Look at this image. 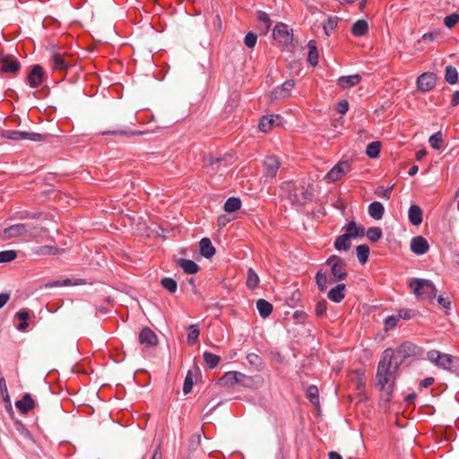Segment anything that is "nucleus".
Returning a JSON list of instances; mask_svg holds the SVG:
<instances>
[{"label": "nucleus", "instance_id": "aec40b11", "mask_svg": "<svg viewBox=\"0 0 459 459\" xmlns=\"http://www.w3.org/2000/svg\"><path fill=\"white\" fill-rule=\"evenodd\" d=\"M361 81L359 74L342 76L338 79L337 84L340 88L345 90L359 84Z\"/></svg>", "mask_w": 459, "mask_h": 459}, {"label": "nucleus", "instance_id": "423d86ee", "mask_svg": "<svg viewBox=\"0 0 459 459\" xmlns=\"http://www.w3.org/2000/svg\"><path fill=\"white\" fill-rule=\"evenodd\" d=\"M427 358L437 367L446 370H451L453 367L455 365V363L458 361V359L455 357L450 354L441 353L440 351L436 350H431L428 351Z\"/></svg>", "mask_w": 459, "mask_h": 459}, {"label": "nucleus", "instance_id": "473e14b6", "mask_svg": "<svg viewBox=\"0 0 459 459\" xmlns=\"http://www.w3.org/2000/svg\"><path fill=\"white\" fill-rule=\"evenodd\" d=\"M15 316L19 319L20 323L17 325V329L21 332H24L29 326L28 320L30 318V314L26 310L18 311Z\"/></svg>", "mask_w": 459, "mask_h": 459}, {"label": "nucleus", "instance_id": "4c0bfd02", "mask_svg": "<svg viewBox=\"0 0 459 459\" xmlns=\"http://www.w3.org/2000/svg\"><path fill=\"white\" fill-rule=\"evenodd\" d=\"M381 143L378 141L370 143L366 149V153L369 158H377L379 155Z\"/></svg>", "mask_w": 459, "mask_h": 459}, {"label": "nucleus", "instance_id": "603ef678", "mask_svg": "<svg viewBox=\"0 0 459 459\" xmlns=\"http://www.w3.org/2000/svg\"><path fill=\"white\" fill-rule=\"evenodd\" d=\"M392 189H393V186H391V187L379 186L376 190V195L381 198L387 200L390 198Z\"/></svg>", "mask_w": 459, "mask_h": 459}, {"label": "nucleus", "instance_id": "7c9ffc66", "mask_svg": "<svg viewBox=\"0 0 459 459\" xmlns=\"http://www.w3.org/2000/svg\"><path fill=\"white\" fill-rule=\"evenodd\" d=\"M334 247L335 249L339 251H347L351 247V238L347 235V233H344L342 236H339L335 242H334Z\"/></svg>", "mask_w": 459, "mask_h": 459}, {"label": "nucleus", "instance_id": "774afa93", "mask_svg": "<svg viewBox=\"0 0 459 459\" xmlns=\"http://www.w3.org/2000/svg\"><path fill=\"white\" fill-rule=\"evenodd\" d=\"M452 106H457L459 104V91H455L453 93L452 100H451Z\"/></svg>", "mask_w": 459, "mask_h": 459}, {"label": "nucleus", "instance_id": "7ed1b4c3", "mask_svg": "<svg viewBox=\"0 0 459 459\" xmlns=\"http://www.w3.org/2000/svg\"><path fill=\"white\" fill-rule=\"evenodd\" d=\"M281 190L286 197L293 204L302 205L312 198V189L308 186L295 184L293 182H284L281 185Z\"/></svg>", "mask_w": 459, "mask_h": 459}, {"label": "nucleus", "instance_id": "4d7b16f0", "mask_svg": "<svg viewBox=\"0 0 459 459\" xmlns=\"http://www.w3.org/2000/svg\"><path fill=\"white\" fill-rule=\"evenodd\" d=\"M327 310V303L325 300L318 301L316 306V314L318 316H323Z\"/></svg>", "mask_w": 459, "mask_h": 459}, {"label": "nucleus", "instance_id": "e2e57ef3", "mask_svg": "<svg viewBox=\"0 0 459 459\" xmlns=\"http://www.w3.org/2000/svg\"><path fill=\"white\" fill-rule=\"evenodd\" d=\"M349 109V103L347 100H341L337 106V111L341 115H344Z\"/></svg>", "mask_w": 459, "mask_h": 459}, {"label": "nucleus", "instance_id": "f3484780", "mask_svg": "<svg viewBox=\"0 0 459 459\" xmlns=\"http://www.w3.org/2000/svg\"><path fill=\"white\" fill-rule=\"evenodd\" d=\"M429 248L427 239L421 236L415 237L411 241V250L416 255H423Z\"/></svg>", "mask_w": 459, "mask_h": 459}, {"label": "nucleus", "instance_id": "f8f14e48", "mask_svg": "<svg viewBox=\"0 0 459 459\" xmlns=\"http://www.w3.org/2000/svg\"><path fill=\"white\" fill-rule=\"evenodd\" d=\"M20 70V63L13 56H4L0 59V71L16 74Z\"/></svg>", "mask_w": 459, "mask_h": 459}, {"label": "nucleus", "instance_id": "58836bf2", "mask_svg": "<svg viewBox=\"0 0 459 459\" xmlns=\"http://www.w3.org/2000/svg\"><path fill=\"white\" fill-rule=\"evenodd\" d=\"M357 256L361 264H365L369 255V247L367 245H359L356 248Z\"/></svg>", "mask_w": 459, "mask_h": 459}, {"label": "nucleus", "instance_id": "3c124183", "mask_svg": "<svg viewBox=\"0 0 459 459\" xmlns=\"http://www.w3.org/2000/svg\"><path fill=\"white\" fill-rule=\"evenodd\" d=\"M192 387H193L192 372L188 371L186 376L185 381H184V385H183L184 394H189L192 390Z\"/></svg>", "mask_w": 459, "mask_h": 459}, {"label": "nucleus", "instance_id": "c9c22d12", "mask_svg": "<svg viewBox=\"0 0 459 459\" xmlns=\"http://www.w3.org/2000/svg\"><path fill=\"white\" fill-rule=\"evenodd\" d=\"M204 359L210 368H215L221 361V357L209 351L204 352Z\"/></svg>", "mask_w": 459, "mask_h": 459}, {"label": "nucleus", "instance_id": "ea45409f", "mask_svg": "<svg viewBox=\"0 0 459 459\" xmlns=\"http://www.w3.org/2000/svg\"><path fill=\"white\" fill-rule=\"evenodd\" d=\"M273 124H274L273 116L263 117V118L259 122L258 127H259L260 131L266 133L272 129Z\"/></svg>", "mask_w": 459, "mask_h": 459}, {"label": "nucleus", "instance_id": "a878e982", "mask_svg": "<svg viewBox=\"0 0 459 459\" xmlns=\"http://www.w3.org/2000/svg\"><path fill=\"white\" fill-rule=\"evenodd\" d=\"M385 212V207L380 202H373L368 206V214L374 220H381Z\"/></svg>", "mask_w": 459, "mask_h": 459}, {"label": "nucleus", "instance_id": "0eeeda50", "mask_svg": "<svg viewBox=\"0 0 459 459\" xmlns=\"http://www.w3.org/2000/svg\"><path fill=\"white\" fill-rule=\"evenodd\" d=\"M49 64L54 72L64 73L72 66V58L69 55L54 53L50 59Z\"/></svg>", "mask_w": 459, "mask_h": 459}, {"label": "nucleus", "instance_id": "412c9836", "mask_svg": "<svg viewBox=\"0 0 459 459\" xmlns=\"http://www.w3.org/2000/svg\"><path fill=\"white\" fill-rule=\"evenodd\" d=\"M346 286L343 283L338 284L337 286L331 289L327 294L329 299L333 302L339 303L345 297Z\"/></svg>", "mask_w": 459, "mask_h": 459}, {"label": "nucleus", "instance_id": "5701e85b", "mask_svg": "<svg viewBox=\"0 0 459 459\" xmlns=\"http://www.w3.org/2000/svg\"><path fill=\"white\" fill-rule=\"evenodd\" d=\"M200 253L205 258H211L215 254V247L212 246L211 240L208 238L201 239L200 243Z\"/></svg>", "mask_w": 459, "mask_h": 459}, {"label": "nucleus", "instance_id": "6e6d98bb", "mask_svg": "<svg viewBox=\"0 0 459 459\" xmlns=\"http://www.w3.org/2000/svg\"><path fill=\"white\" fill-rule=\"evenodd\" d=\"M338 23V18H329L326 23L324 25V30L326 35H329V30H333Z\"/></svg>", "mask_w": 459, "mask_h": 459}, {"label": "nucleus", "instance_id": "864d4df0", "mask_svg": "<svg viewBox=\"0 0 459 459\" xmlns=\"http://www.w3.org/2000/svg\"><path fill=\"white\" fill-rule=\"evenodd\" d=\"M0 394L4 397V401L10 403L8 389L5 379L4 377H0ZM9 406H11V404H9Z\"/></svg>", "mask_w": 459, "mask_h": 459}, {"label": "nucleus", "instance_id": "c03bdc74", "mask_svg": "<svg viewBox=\"0 0 459 459\" xmlns=\"http://www.w3.org/2000/svg\"><path fill=\"white\" fill-rule=\"evenodd\" d=\"M367 238L372 241L377 242L382 238V230L378 227H372L367 230Z\"/></svg>", "mask_w": 459, "mask_h": 459}, {"label": "nucleus", "instance_id": "338daca9", "mask_svg": "<svg viewBox=\"0 0 459 459\" xmlns=\"http://www.w3.org/2000/svg\"><path fill=\"white\" fill-rule=\"evenodd\" d=\"M10 296L7 293L0 294V308H2L9 300Z\"/></svg>", "mask_w": 459, "mask_h": 459}, {"label": "nucleus", "instance_id": "5fc2aeb1", "mask_svg": "<svg viewBox=\"0 0 459 459\" xmlns=\"http://www.w3.org/2000/svg\"><path fill=\"white\" fill-rule=\"evenodd\" d=\"M256 41L257 36L253 32H248L244 39L245 45L249 48H254L256 44Z\"/></svg>", "mask_w": 459, "mask_h": 459}, {"label": "nucleus", "instance_id": "2eb2a0df", "mask_svg": "<svg viewBox=\"0 0 459 459\" xmlns=\"http://www.w3.org/2000/svg\"><path fill=\"white\" fill-rule=\"evenodd\" d=\"M417 84L421 91H429L436 85V76L431 73L422 74L419 76Z\"/></svg>", "mask_w": 459, "mask_h": 459}, {"label": "nucleus", "instance_id": "c756f323", "mask_svg": "<svg viewBox=\"0 0 459 459\" xmlns=\"http://www.w3.org/2000/svg\"><path fill=\"white\" fill-rule=\"evenodd\" d=\"M308 48V57L309 64L316 66L318 64V52L316 48V42L315 40H309L307 43Z\"/></svg>", "mask_w": 459, "mask_h": 459}, {"label": "nucleus", "instance_id": "052dcab7", "mask_svg": "<svg viewBox=\"0 0 459 459\" xmlns=\"http://www.w3.org/2000/svg\"><path fill=\"white\" fill-rule=\"evenodd\" d=\"M258 20L264 23L266 30H268L271 25V21L268 14L264 12H259Z\"/></svg>", "mask_w": 459, "mask_h": 459}, {"label": "nucleus", "instance_id": "37998d69", "mask_svg": "<svg viewBox=\"0 0 459 459\" xmlns=\"http://www.w3.org/2000/svg\"><path fill=\"white\" fill-rule=\"evenodd\" d=\"M160 283L170 293H175L178 290V283L172 278L165 277L161 280Z\"/></svg>", "mask_w": 459, "mask_h": 459}, {"label": "nucleus", "instance_id": "c85d7f7f", "mask_svg": "<svg viewBox=\"0 0 459 459\" xmlns=\"http://www.w3.org/2000/svg\"><path fill=\"white\" fill-rule=\"evenodd\" d=\"M256 308L263 318H266L273 311V305L265 299H260L256 301Z\"/></svg>", "mask_w": 459, "mask_h": 459}, {"label": "nucleus", "instance_id": "0e129e2a", "mask_svg": "<svg viewBox=\"0 0 459 459\" xmlns=\"http://www.w3.org/2000/svg\"><path fill=\"white\" fill-rule=\"evenodd\" d=\"M397 321H398V316H388L385 321V326L387 328H393L396 325Z\"/></svg>", "mask_w": 459, "mask_h": 459}, {"label": "nucleus", "instance_id": "9d476101", "mask_svg": "<svg viewBox=\"0 0 459 459\" xmlns=\"http://www.w3.org/2000/svg\"><path fill=\"white\" fill-rule=\"evenodd\" d=\"M273 38L282 45H288L292 40V35L289 31L288 26L279 23L273 29Z\"/></svg>", "mask_w": 459, "mask_h": 459}, {"label": "nucleus", "instance_id": "f257e3e1", "mask_svg": "<svg viewBox=\"0 0 459 459\" xmlns=\"http://www.w3.org/2000/svg\"><path fill=\"white\" fill-rule=\"evenodd\" d=\"M401 363L402 359L394 357V351L387 349L384 351L383 358L378 364L377 379V385L381 389H386L387 394L392 392Z\"/></svg>", "mask_w": 459, "mask_h": 459}, {"label": "nucleus", "instance_id": "79ce46f5", "mask_svg": "<svg viewBox=\"0 0 459 459\" xmlns=\"http://www.w3.org/2000/svg\"><path fill=\"white\" fill-rule=\"evenodd\" d=\"M307 397L316 406L319 404L318 389L316 385H310L307 389Z\"/></svg>", "mask_w": 459, "mask_h": 459}, {"label": "nucleus", "instance_id": "f704fd0d", "mask_svg": "<svg viewBox=\"0 0 459 459\" xmlns=\"http://www.w3.org/2000/svg\"><path fill=\"white\" fill-rule=\"evenodd\" d=\"M445 79L449 84H455L458 82V72L455 67L447 65L446 67Z\"/></svg>", "mask_w": 459, "mask_h": 459}, {"label": "nucleus", "instance_id": "dca6fc26", "mask_svg": "<svg viewBox=\"0 0 459 459\" xmlns=\"http://www.w3.org/2000/svg\"><path fill=\"white\" fill-rule=\"evenodd\" d=\"M416 352V346L411 342H404L399 346V348L394 351V357L397 359H402V362L411 356H413Z\"/></svg>", "mask_w": 459, "mask_h": 459}, {"label": "nucleus", "instance_id": "a19ab883", "mask_svg": "<svg viewBox=\"0 0 459 459\" xmlns=\"http://www.w3.org/2000/svg\"><path fill=\"white\" fill-rule=\"evenodd\" d=\"M187 342L189 344L193 345L198 340L200 332L198 326L196 325H191L187 328Z\"/></svg>", "mask_w": 459, "mask_h": 459}, {"label": "nucleus", "instance_id": "de8ad7c7", "mask_svg": "<svg viewBox=\"0 0 459 459\" xmlns=\"http://www.w3.org/2000/svg\"><path fill=\"white\" fill-rule=\"evenodd\" d=\"M430 146L435 150H439L442 147L443 138L440 132L432 134L429 139Z\"/></svg>", "mask_w": 459, "mask_h": 459}, {"label": "nucleus", "instance_id": "6e6552de", "mask_svg": "<svg viewBox=\"0 0 459 459\" xmlns=\"http://www.w3.org/2000/svg\"><path fill=\"white\" fill-rule=\"evenodd\" d=\"M351 170V164L348 160L340 161L325 176L328 183H333L341 179Z\"/></svg>", "mask_w": 459, "mask_h": 459}, {"label": "nucleus", "instance_id": "680f3d73", "mask_svg": "<svg viewBox=\"0 0 459 459\" xmlns=\"http://www.w3.org/2000/svg\"><path fill=\"white\" fill-rule=\"evenodd\" d=\"M414 315V312L411 309H401L398 313V319H411Z\"/></svg>", "mask_w": 459, "mask_h": 459}, {"label": "nucleus", "instance_id": "39448f33", "mask_svg": "<svg viewBox=\"0 0 459 459\" xmlns=\"http://www.w3.org/2000/svg\"><path fill=\"white\" fill-rule=\"evenodd\" d=\"M409 286L416 296L422 299H432L437 293L434 284L429 280L412 279L410 281Z\"/></svg>", "mask_w": 459, "mask_h": 459}, {"label": "nucleus", "instance_id": "ddd939ff", "mask_svg": "<svg viewBox=\"0 0 459 459\" xmlns=\"http://www.w3.org/2000/svg\"><path fill=\"white\" fill-rule=\"evenodd\" d=\"M295 82L293 80L286 81L281 86L273 89L271 92L272 100H281L288 98L290 95V91L294 88Z\"/></svg>", "mask_w": 459, "mask_h": 459}, {"label": "nucleus", "instance_id": "4be33fe9", "mask_svg": "<svg viewBox=\"0 0 459 459\" xmlns=\"http://www.w3.org/2000/svg\"><path fill=\"white\" fill-rule=\"evenodd\" d=\"M408 218L412 225H420L422 222V210L420 207L416 204L411 205L408 212Z\"/></svg>", "mask_w": 459, "mask_h": 459}, {"label": "nucleus", "instance_id": "13d9d810", "mask_svg": "<svg viewBox=\"0 0 459 459\" xmlns=\"http://www.w3.org/2000/svg\"><path fill=\"white\" fill-rule=\"evenodd\" d=\"M440 35L439 30H434L428 33H425L422 35L421 39L422 40H428V41H433Z\"/></svg>", "mask_w": 459, "mask_h": 459}, {"label": "nucleus", "instance_id": "a18cd8bd", "mask_svg": "<svg viewBox=\"0 0 459 459\" xmlns=\"http://www.w3.org/2000/svg\"><path fill=\"white\" fill-rule=\"evenodd\" d=\"M247 359L248 363L254 367L255 369L260 370L263 367V360L261 357H259L255 353H249L247 356Z\"/></svg>", "mask_w": 459, "mask_h": 459}, {"label": "nucleus", "instance_id": "f03ea898", "mask_svg": "<svg viewBox=\"0 0 459 459\" xmlns=\"http://www.w3.org/2000/svg\"><path fill=\"white\" fill-rule=\"evenodd\" d=\"M325 264L331 268V275L327 277L322 271L317 272L316 275V281L321 291H325L328 284L342 281L347 276L346 263L341 257L331 255Z\"/></svg>", "mask_w": 459, "mask_h": 459}, {"label": "nucleus", "instance_id": "bf43d9fd", "mask_svg": "<svg viewBox=\"0 0 459 459\" xmlns=\"http://www.w3.org/2000/svg\"><path fill=\"white\" fill-rule=\"evenodd\" d=\"M73 284L74 283L72 282L71 280L65 279L64 281H52V282L48 283L47 286H48V287H62V286H69V285H73Z\"/></svg>", "mask_w": 459, "mask_h": 459}, {"label": "nucleus", "instance_id": "2f4dec72", "mask_svg": "<svg viewBox=\"0 0 459 459\" xmlns=\"http://www.w3.org/2000/svg\"><path fill=\"white\" fill-rule=\"evenodd\" d=\"M368 30V22L365 20H359L353 24V26L351 28V32L353 35H355L357 37H360V36L365 35L367 33Z\"/></svg>", "mask_w": 459, "mask_h": 459}, {"label": "nucleus", "instance_id": "69168bd1", "mask_svg": "<svg viewBox=\"0 0 459 459\" xmlns=\"http://www.w3.org/2000/svg\"><path fill=\"white\" fill-rule=\"evenodd\" d=\"M437 302L440 306H442L444 308H449L451 301L448 298H444L443 296H438Z\"/></svg>", "mask_w": 459, "mask_h": 459}, {"label": "nucleus", "instance_id": "49530a36", "mask_svg": "<svg viewBox=\"0 0 459 459\" xmlns=\"http://www.w3.org/2000/svg\"><path fill=\"white\" fill-rule=\"evenodd\" d=\"M59 252V248L52 246H42L36 250V254L39 255H56Z\"/></svg>", "mask_w": 459, "mask_h": 459}, {"label": "nucleus", "instance_id": "a211bd4d", "mask_svg": "<svg viewBox=\"0 0 459 459\" xmlns=\"http://www.w3.org/2000/svg\"><path fill=\"white\" fill-rule=\"evenodd\" d=\"M36 405L35 401L30 394H23L21 400L16 401L15 406L22 414H26Z\"/></svg>", "mask_w": 459, "mask_h": 459}, {"label": "nucleus", "instance_id": "e433bc0d", "mask_svg": "<svg viewBox=\"0 0 459 459\" xmlns=\"http://www.w3.org/2000/svg\"><path fill=\"white\" fill-rule=\"evenodd\" d=\"M259 283V277L256 274V273L252 269L249 268L247 271V286L250 290H254L257 287Z\"/></svg>", "mask_w": 459, "mask_h": 459}, {"label": "nucleus", "instance_id": "cd10ccee", "mask_svg": "<svg viewBox=\"0 0 459 459\" xmlns=\"http://www.w3.org/2000/svg\"><path fill=\"white\" fill-rule=\"evenodd\" d=\"M238 371L226 372L220 379L219 383L224 386H232L238 384Z\"/></svg>", "mask_w": 459, "mask_h": 459}, {"label": "nucleus", "instance_id": "393cba45", "mask_svg": "<svg viewBox=\"0 0 459 459\" xmlns=\"http://www.w3.org/2000/svg\"><path fill=\"white\" fill-rule=\"evenodd\" d=\"M345 233H347L350 238H357L361 237L365 233V229L363 226H359L355 221H350L345 227Z\"/></svg>", "mask_w": 459, "mask_h": 459}, {"label": "nucleus", "instance_id": "20e7f679", "mask_svg": "<svg viewBox=\"0 0 459 459\" xmlns=\"http://www.w3.org/2000/svg\"><path fill=\"white\" fill-rule=\"evenodd\" d=\"M40 231L32 223H17L4 229L3 238L11 239L14 238H37Z\"/></svg>", "mask_w": 459, "mask_h": 459}, {"label": "nucleus", "instance_id": "bb28decb", "mask_svg": "<svg viewBox=\"0 0 459 459\" xmlns=\"http://www.w3.org/2000/svg\"><path fill=\"white\" fill-rule=\"evenodd\" d=\"M178 265L188 274L196 273L199 270V266L196 263L192 260L180 258L178 261Z\"/></svg>", "mask_w": 459, "mask_h": 459}, {"label": "nucleus", "instance_id": "b1692460", "mask_svg": "<svg viewBox=\"0 0 459 459\" xmlns=\"http://www.w3.org/2000/svg\"><path fill=\"white\" fill-rule=\"evenodd\" d=\"M238 385H240L244 387H253L255 384H259L262 382V378L258 376L256 377H249L241 372H238Z\"/></svg>", "mask_w": 459, "mask_h": 459}, {"label": "nucleus", "instance_id": "8fccbe9b", "mask_svg": "<svg viewBox=\"0 0 459 459\" xmlns=\"http://www.w3.org/2000/svg\"><path fill=\"white\" fill-rule=\"evenodd\" d=\"M459 22V13H454L444 19V24L446 28L452 29Z\"/></svg>", "mask_w": 459, "mask_h": 459}, {"label": "nucleus", "instance_id": "6ab92c4d", "mask_svg": "<svg viewBox=\"0 0 459 459\" xmlns=\"http://www.w3.org/2000/svg\"><path fill=\"white\" fill-rule=\"evenodd\" d=\"M139 342L141 344L147 346H154L158 342L156 334L148 327L143 328L139 334Z\"/></svg>", "mask_w": 459, "mask_h": 459}, {"label": "nucleus", "instance_id": "09e8293b", "mask_svg": "<svg viewBox=\"0 0 459 459\" xmlns=\"http://www.w3.org/2000/svg\"><path fill=\"white\" fill-rule=\"evenodd\" d=\"M17 257V253L14 250H5L0 252V263H8Z\"/></svg>", "mask_w": 459, "mask_h": 459}, {"label": "nucleus", "instance_id": "1a4fd4ad", "mask_svg": "<svg viewBox=\"0 0 459 459\" xmlns=\"http://www.w3.org/2000/svg\"><path fill=\"white\" fill-rule=\"evenodd\" d=\"M4 136L8 139L14 141L21 140H30L33 142L44 141L46 137L39 133H30L22 131H7L4 133Z\"/></svg>", "mask_w": 459, "mask_h": 459}, {"label": "nucleus", "instance_id": "72a5a7b5", "mask_svg": "<svg viewBox=\"0 0 459 459\" xmlns=\"http://www.w3.org/2000/svg\"><path fill=\"white\" fill-rule=\"evenodd\" d=\"M241 201L237 197L229 198L224 204V210L227 212H234L240 209Z\"/></svg>", "mask_w": 459, "mask_h": 459}, {"label": "nucleus", "instance_id": "9b49d317", "mask_svg": "<svg viewBox=\"0 0 459 459\" xmlns=\"http://www.w3.org/2000/svg\"><path fill=\"white\" fill-rule=\"evenodd\" d=\"M44 77L43 68L39 65H35L28 74V82L31 88H36L43 82Z\"/></svg>", "mask_w": 459, "mask_h": 459}, {"label": "nucleus", "instance_id": "4468645a", "mask_svg": "<svg viewBox=\"0 0 459 459\" xmlns=\"http://www.w3.org/2000/svg\"><path fill=\"white\" fill-rule=\"evenodd\" d=\"M280 168V161L274 156L267 157L264 161V176L273 178Z\"/></svg>", "mask_w": 459, "mask_h": 459}]
</instances>
